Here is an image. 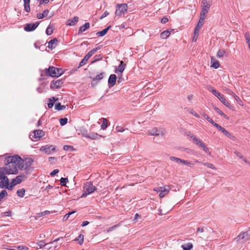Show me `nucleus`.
<instances>
[{"label":"nucleus","instance_id":"nucleus-1","mask_svg":"<svg viewBox=\"0 0 250 250\" xmlns=\"http://www.w3.org/2000/svg\"><path fill=\"white\" fill-rule=\"evenodd\" d=\"M5 167H0V188H8L9 181L6 175L17 174L18 169L23 167V160L17 155L8 156L5 158Z\"/></svg>","mask_w":250,"mask_h":250},{"label":"nucleus","instance_id":"nucleus-2","mask_svg":"<svg viewBox=\"0 0 250 250\" xmlns=\"http://www.w3.org/2000/svg\"><path fill=\"white\" fill-rule=\"evenodd\" d=\"M190 138L192 142L197 146L200 147L206 153L210 154L208 148L201 140L194 135H191Z\"/></svg>","mask_w":250,"mask_h":250},{"label":"nucleus","instance_id":"nucleus-3","mask_svg":"<svg viewBox=\"0 0 250 250\" xmlns=\"http://www.w3.org/2000/svg\"><path fill=\"white\" fill-rule=\"evenodd\" d=\"M96 189V188L93 185L91 182H87L84 184L83 187V193L82 197L86 196L87 195L92 193Z\"/></svg>","mask_w":250,"mask_h":250},{"label":"nucleus","instance_id":"nucleus-4","mask_svg":"<svg viewBox=\"0 0 250 250\" xmlns=\"http://www.w3.org/2000/svg\"><path fill=\"white\" fill-rule=\"evenodd\" d=\"M147 133L151 136L163 137L165 135V129L161 127H154L148 130Z\"/></svg>","mask_w":250,"mask_h":250},{"label":"nucleus","instance_id":"nucleus-5","mask_svg":"<svg viewBox=\"0 0 250 250\" xmlns=\"http://www.w3.org/2000/svg\"><path fill=\"white\" fill-rule=\"evenodd\" d=\"M127 11V5L125 3L118 4L116 6L115 15L117 16H121Z\"/></svg>","mask_w":250,"mask_h":250},{"label":"nucleus","instance_id":"nucleus-6","mask_svg":"<svg viewBox=\"0 0 250 250\" xmlns=\"http://www.w3.org/2000/svg\"><path fill=\"white\" fill-rule=\"evenodd\" d=\"M40 150L44 151L46 154L50 155L56 151V146L53 145H45L41 147Z\"/></svg>","mask_w":250,"mask_h":250},{"label":"nucleus","instance_id":"nucleus-7","mask_svg":"<svg viewBox=\"0 0 250 250\" xmlns=\"http://www.w3.org/2000/svg\"><path fill=\"white\" fill-rule=\"evenodd\" d=\"M40 22L37 21L34 23H27L24 27V30L26 32L34 31L39 26Z\"/></svg>","mask_w":250,"mask_h":250},{"label":"nucleus","instance_id":"nucleus-8","mask_svg":"<svg viewBox=\"0 0 250 250\" xmlns=\"http://www.w3.org/2000/svg\"><path fill=\"white\" fill-rule=\"evenodd\" d=\"M235 240L237 242H240L241 241L244 242L250 240V235L249 232H242L235 238Z\"/></svg>","mask_w":250,"mask_h":250},{"label":"nucleus","instance_id":"nucleus-9","mask_svg":"<svg viewBox=\"0 0 250 250\" xmlns=\"http://www.w3.org/2000/svg\"><path fill=\"white\" fill-rule=\"evenodd\" d=\"M45 135L44 132L42 130H35L33 132V135H30L32 140L35 139V141L40 139Z\"/></svg>","mask_w":250,"mask_h":250},{"label":"nucleus","instance_id":"nucleus-10","mask_svg":"<svg viewBox=\"0 0 250 250\" xmlns=\"http://www.w3.org/2000/svg\"><path fill=\"white\" fill-rule=\"evenodd\" d=\"M154 190L157 192H160L159 196L162 198L168 193L170 188L168 186H165L164 187L158 188Z\"/></svg>","mask_w":250,"mask_h":250},{"label":"nucleus","instance_id":"nucleus-11","mask_svg":"<svg viewBox=\"0 0 250 250\" xmlns=\"http://www.w3.org/2000/svg\"><path fill=\"white\" fill-rule=\"evenodd\" d=\"M214 126H215L219 131L224 133L226 136L229 137L232 140H234V136L231 135L227 130H226L224 127H222L218 124H215Z\"/></svg>","mask_w":250,"mask_h":250},{"label":"nucleus","instance_id":"nucleus-12","mask_svg":"<svg viewBox=\"0 0 250 250\" xmlns=\"http://www.w3.org/2000/svg\"><path fill=\"white\" fill-rule=\"evenodd\" d=\"M46 74L47 75L52 77H57L56 67L54 66L49 67L48 69H46Z\"/></svg>","mask_w":250,"mask_h":250},{"label":"nucleus","instance_id":"nucleus-13","mask_svg":"<svg viewBox=\"0 0 250 250\" xmlns=\"http://www.w3.org/2000/svg\"><path fill=\"white\" fill-rule=\"evenodd\" d=\"M61 239H62L63 238L62 237H61V238H57L55 240H54L53 242H52L51 243H50V244H46L45 243V242L43 241H40L39 242H38L37 243V246L40 248H42V247H43L44 246H46L47 247H48V246L50 244H53L55 242H57L59 240H60Z\"/></svg>","mask_w":250,"mask_h":250},{"label":"nucleus","instance_id":"nucleus-14","mask_svg":"<svg viewBox=\"0 0 250 250\" xmlns=\"http://www.w3.org/2000/svg\"><path fill=\"white\" fill-rule=\"evenodd\" d=\"M116 79L117 77L115 74H112L109 76L108 80L109 87H112L115 84Z\"/></svg>","mask_w":250,"mask_h":250},{"label":"nucleus","instance_id":"nucleus-15","mask_svg":"<svg viewBox=\"0 0 250 250\" xmlns=\"http://www.w3.org/2000/svg\"><path fill=\"white\" fill-rule=\"evenodd\" d=\"M212 0H202L201 3L202 8L209 9L212 4Z\"/></svg>","mask_w":250,"mask_h":250},{"label":"nucleus","instance_id":"nucleus-16","mask_svg":"<svg viewBox=\"0 0 250 250\" xmlns=\"http://www.w3.org/2000/svg\"><path fill=\"white\" fill-rule=\"evenodd\" d=\"M79 21V17H74L72 19H69L67 21L66 24L69 26H74Z\"/></svg>","mask_w":250,"mask_h":250},{"label":"nucleus","instance_id":"nucleus-17","mask_svg":"<svg viewBox=\"0 0 250 250\" xmlns=\"http://www.w3.org/2000/svg\"><path fill=\"white\" fill-rule=\"evenodd\" d=\"M101 48V46H99L93 49L90 50L85 56L84 58H86L87 60L98 50Z\"/></svg>","mask_w":250,"mask_h":250},{"label":"nucleus","instance_id":"nucleus-18","mask_svg":"<svg viewBox=\"0 0 250 250\" xmlns=\"http://www.w3.org/2000/svg\"><path fill=\"white\" fill-rule=\"evenodd\" d=\"M211 66L215 69L219 68L220 63L218 61H217L214 57H211Z\"/></svg>","mask_w":250,"mask_h":250},{"label":"nucleus","instance_id":"nucleus-19","mask_svg":"<svg viewBox=\"0 0 250 250\" xmlns=\"http://www.w3.org/2000/svg\"><path fill=\"white\" fill-rule=\"evenodd\" d=\"M58 40L55 38L48 42V47L51 49L55 48L57 45Z\"/></svg>","mask_w":250,"mask_h":250},{"label":"nucleus","instance_id":"nucleus-20","mask_svg":"<svg viewBox=\"0 0 250 250\" xmlns=\"http://www.w3.org/2000/svg\"><path fill=\"white\" fill-rule=\"evenodd\" d=\"M102 137L101 135L97 134L95 132H90L88 133V136L87 138L90 139L92 140H96Z\"/></svg>","mask_w":250,"mask_h":250},{"label":"nucleus","instance_id":"nucleus-21","mask_svg":"<svg viewBox=\"0 0 250 250\" xmlns=\"http://www.w3.org/2000/svg\"><path fill=\"white\" fill-rule=\"evenodd\" d=\"M218 99L227 107L230 108V104L226 99L223 95H222Z\"/></svg>","mask_w":250,"mask_h":250},{"label":"nucleus","instance_id":"nucleus-22","mask_svg":"<svg viewBox=\"0 0 250 250\" xmlns=\"http://www.w3.org/2000/svg\"><path fill=\"white\" fill-rule=\"evenodd\" d=\"M208 10L209 9H207V8H202V11L200 13V17L199 20L202 21H204V20L206 17V15L208 13Z\"/></svg>","mask_w":250,"mask_h":250},{"label":"nucleus","instance_id":"nucleus-23","mask_svg":"<svg viewBox=\"0 0 250 250\" xmlns=\"http://www.w3.org/2000/svg\"><path fill=\"white\" fill-rule=\"evenodd\" d=\"M90 27L89 22H86L83 25L81 26L79 29V33L83 32L88 29Z\"/></svg>","mask_w":250,"mask_h":250},{"label":"nucleus","instance_id":"nucleus-24","mask_svg":"<svg viewBox=\"0 0 250 250\" xmlns=\"http://www.w3.org/2000/svg\"><path fill=\"white\" fill-rule=\"evenodd\" d=\"M110 27H111V26L109 25L107 28L104 29L102 31L98 32L96 34L99 37H103V36H104L107 33V31L110 28Z\"/></svg>","mask_w":250,"mask_h":250},{"label":"nucleus","instance_id":"nucleus-25","mask_svg":"<svg viewBox=\"0 0 250 250\" xmlns=\"http://www.w3.org/2000/svg\"><path fill=\"white\" fill-rule=\"evenodd\" d=\"M26 176L24 175H20L16 177V178L14 179V181L16 183V184H20L23 180V179L25 178Z\"/></svg>","mask_w":250,"mask_h":250},{"label":"nucleus","instance_id":"nucleus-26","mask_svg":"<svg viewBox=\"0 0 250 250\" xmlns=\"http://www.w3.org/2000/svg\"><path fill=\"white\" fill-rule=\"evenodd\" d=\"M125 64L124 63L123 61L120 62V64L118 66V70H116L115 73H117L118 72H120V73H122L125 68Z\"/></svg>","mask_w":250,"mask_h":250},{"label":"nucleus","instance_id":"nucleus-27","mask_svg":"<svg viewBox=\"0 0 250 250\" xmlns=\"http://www.w3.org/2000/svg\"><path fill=\"white\" fill-rule=\"evenodd\" d=\"M49 13V10H45L43 11L42 13H39L37 14V17L39 19H42L46 17Z\"/></svg>","mask_w":250,"mask_h":250},{"label":"nucleus","instance_id":"nucleus-28","mask_svg":"<svg viewBox=\"0 0 250 250\" xmlns=\"http://www.w3.org/2000/svg\"><path fill=\"white\" fill-rule=\"evenodd\" d=\"M182 247L184 250H190L193 248V245L191 243H187L182 245Z\"/></svg>","mask_w":250,"mask_h":250},{"label":"nucleus","instance_id":"nucleus-29","mask_svg":"<svg viewBox=\"0 0 250 250\" xmlns=\"http://www.w3.org/2000/svg\"><path fill=\"white\" fill-rule=\"evenodd\" d=\"M170 34V31L168 30H166L161 33L160 37L162 39H166L167 38Z\"/></svg>","mask_w":250,"mask_h":250},{"label":"nucleus","instance_id":"nucleus-30","mask_svg":"<svg viewBox=\"0 0 250 250\" xmlns=\"http://www.w3.org/2000/svg\"><path fill=\"white\" fill-rule=\"evenodd\" d=\"M169 159L171 161L175 162L178 164H181L183 160V159L175 157L174 156H171L170 157Z\"/></svg>","mask_w":250,"mask_h":250},{"label":"nucleus","instance_id":"nucleus-31","mask_svg":"<svg viewBox=\"0 0 250 250\" xmlns=\"http://www.w3.org/2000/svg\"><path fill=\"white\" fill-rule=\"evenodd\" d=\"M102 124L101 125V128L102 129H105L107 127V120L104 118H102Z\"/></svg>","mask_w":250,"mask_h":250},{"label":"nucleus","instance_id":"nucleus-32","mask_svg":"<svg viewBox=\"0 0 250 250\" xmlns=\"http://www.w3.org/2000/svg\"><path fill=\"white\" fill-rule=\"evenodd\" d=\"M202 115L203 116V117L207 119L208 120V122H209L210 124H211L212 125H213L214 126V125L216 124V123H215L212 119H211L210 118H209L208 115L205 113H203L202 114Z\"/></svg>","mask_w":250,"mask_h":250},{"label":"nucleus","instance_id":"nucleus-33","mask_svg":"<svg viewBox=\"0 0 250 250\" xmlns=\"http://www.w3.org/2000/svg\"><path fill=\"white\" fill-rule=\"evenodd\" d=\"M104 77V73H101L98 75H97L95 77L93 78V81H97L99 82Z\"/></svg>","mask_w":250,"mask_h":250},{"label":"nucleus","instance_id":"nucleus-34","mask_svg":"<svg viewBox=\"0 0 250 250\" xmlns=\"http://www.w3.org/2000/svg\"><path fill=\"white\" fill-rule=\"evenodd\" d=\"M56 101L55 97H52L49 99V103H48V107L49 108H52L54 104Z\"/></svg>","mask_w":250,"mask_h":250},{"label":"nucleus","instance_id":"nucleus-35","mask_svg":"<svg viewBox=\"0 0 250 250\" xmlns=\"http://www.w3.org/2000/svg\"><path fill=\"white\" fill-rule=\"evenodd\" d=\"M215 111L218 113L219 115H220L221 116L223 117L224 118L226 119H228V117L226 115H225L220 109H219L218 107H215L214 108Z\"/></svg>","mask_w":250,"mask_h":250},{"label":"nucleus","instance_id":"nucleus-36","mask_svg":"<svg viewBox=\"0 0 250 250\" xmlns=\"http://www.w3.org/2000/svg\"><path fill=\"white\" fill-rule=\"evenodd\" d=\"M17 195L20 197H23L25 194V189L24 188H21L17 190Z\"/></svg>","mask_w":250,"mask_h":250},{"label":"nucleus","instance_id":"nucleus-37","mask_svg":"<svg viewBox=\"0 0 250 250\" xmlns=\"http://www.w3.org/2000/svg\"><path fill=\"white\" fill-rule=\"evenodd\" d=\"M84 236L82 234H80L78 237H77L74 240L78 241L80 245H82L83 243Z\"/></svg>","mask_w":250,"mask_h":250},{"label":"nucleus","instance_id":"nucleus-38","mask_svg":"<svg viewBox=\"0 0 250 250\" xmlns=\"http://www.w3.org/2000/svg\"><path fill=\"white\" fill-rule=\"evenodd\" d=\"M55 109L58 110H64L65 109L64 105H62L60 103H58L55 105Z\"/></svg>","mask_w":250,"mask_h":250},{"label":"nucleus","instance_id":"nucleus-39","mask_svg":"<svg viewBox=\"0 0 250 250\" xmlns=\"http://www.w3.org/2000/svg\"><path fill=\"white\" fill-rule=\"evenodd\" d=\"M226 52L225 50L223 49H220L218 51L217 53V57L218 58H222L224 57V55L225 54Z\"/></svg>","mask_w":250,"mask_h":250},{"label":"nucleus","instance_id":"nucleus-40","mask_svg":"<svg viewBox=\"0 0 250 250\" xmlns=\"http://www.w3.org/2000/svg\"><path fill=\"white\" fill-rule=\"evenodd\" d=\"M7 195V192L5 190H2L0 192V201H1L5 196Z\"/></svg>","mask_w":250,"mask_h":250},{"label":"nucleus","instance_id":"nucleus-41","mask_svg":"<svg viewBox=\"0 0 250 250\" xmlns=\"http://www.w3.org/2000/svg\"><path fill=\"white\" fill-rule=\"evenodd\" d=\"M181 164L187 165L188 167H191L192 166L194 165V164L192 163L191 162L188 161V160H185L183 159L182 160V162Z\"/></svg>","mask_w":250,"mask_h":250},{"label":"nucleus","instance_id":"nucleus-42","mask_svg":"<svg viewBox=\"0 0 250 250\" xmlns=\"http://www.w3.org/2000/svg\"><path fill=\"white\" fill-rule=\"evenodd\" d=\"M234 154L239 157V158L242 159L245 163H248L247 160L241 155V154L238 151H234Z\"/></svg>","mask_w":250,"mask_h":250},{"label":"nucleus","instance_id":"nucleus-43","mask_svg":"<svg viewBox=\"0 0 250 250\" xmlns=\"http://www.w3.org/2000/svg\"><path fill=\"white\" fill-rule=\"evenodd\" d=\"M210 91L212 93L213 95H214L218 98H219L222 95L220 92L217 91L214 89H211Z\"/></svg>","mask_w":250,"mask_h":250},{"label":"nucleus","instance_id":"nucleus-44","mask_svg":"<svg viewBox=\"0 0 250 250\" xmlns=\"http://www.w3.org/2000/svg\"><path fill=\"white\" fill-rule=\"evenodd\" d=\"M63 73V69L61 68L56 67L57 77L60 76Z\"/></svg>","mask_w":250,"mask_h":250},{"label":"nucleus","instance_id":"nucleus-45","mask_svg":"<svg viewBox=\"0 0 250 250\" xmlns=\"http://www.w3.org/2000/svg\"><path fill=\"white\" fill-rule=\"evenodd\" d=\"M68 182L67 178H61L60 179L61 185L64 186Z\"/></svg>","mask_w":250,"mask_h":250},{"label":"nucleus","instance_id":"nucleus-46","mask_svg":"<svg viewBox=\"0 0 250 250\" xmlns=\"http://www.w3.org/2000/svg\"><path fill=\"white\" fill-rule=\"evenodd\" d=\"M17 185V184H16L15 181H14V179H13L11 182L10 184H9V186L7 189L11 190L13 188Z\"/></svg>","mask_w":250,"mask_h":250},{"label":"nucleus","instance_id":"nucleus-47","mask_svg":"<svg viewBox=\"0 0 250 250\" xmlns=\"http://www.w3.org/2000/svg\"><path fill=\"white\" fill-rule=\"evenodd\" d=\"M67 121L68 119L66 118H61L60 119V123L61 125L63 126L67 124Z\"/></svg>","mask_w":250,"mask_h":250},{"label":"nucleus","instance_id":"nucleus-48","mask_svg":"<svg viewBox=\"0 0 250 250\" xmlns=\"http://www.w3.org/2000/svg\"><path fill=\"white\" fill-rule=\"evenodd\" d=\"M234 98L235 99V100L236 101V102H237V103L240 105H241V106H243V103L242 102V101L240 99V98L239 97H238L236 95H235L234 96Z\"/></svg>","mask_w":250,"mask_h":250},{"label":"nucleus","instance_id":"nucleus-49","mask_svg":"<svg viewBox=\"0 0 250 250\" xmlns=\"http://www.w3.org/2000/svg\"><path fill=\"white\" fill-rule=\"evenodd\" d=\"M74 213H75V211H71V212H68V213L66 214L63 217V221H66V220L68 219V218L69 217V216L72 215V214H74Z\"/></svg>","mask_w":250,"mask_h":250},{"label":"nucleus","instance_id":"nucleus-50","mask_svg":"<svg viewBox=\"0 0 250 250\" xmlns=\"http://www.w3.org/2000/svg\"><path fill=\"white\" fill-rule=\"evenodd\" d=\"M201 163L209 168H211L213 169H215V167H214V166L211 163Z\"/></svg>","mask_w":250,"mask_h":250},{"label":"nucleus","instance_id":"nucleus-51","mask_svg":"<svg viewBox=\"0 0 250 250\" xmlns=\"http://www.w3.org/2000/svg\"><path fill=\"white\" fill-rule=\"evenodd\" d=\"M87 60L84 57L83 59V60L80 62V63H79V66L78 67V68L80 67H82L83 66V65H84V64H85L87 62Z\"/></svg>","mask_w":250,"mask_h":250},{"label":"nucleus","instance_id":"nucleus-52","mask_svg":"<svg viewBox=\"0 0 250 250\" xmlns=\"http://www.w3.org/2000/svg\"><path fill=\"white\" fill-rule=\"evenodd\" d=\"M53 32V29L50 26H48L46 30V34L47 35H50L52 34Z\"/></svg>","mask_w":250,"mask_h":250},{"label":"nucleus","instance_id":"nucleus-53","mask_svg":"<svg viewBox=\"0 0 250 250\" xmlns=\"http://www.w3.org/2000/svg\"><path fill=\"white\" fill-rule=\"evenodd\" d=\"M206 230H208V229L207 228H198L197 229V233H199V232L202 233V232H205Z\"/></svg>","mask_w":250,"mask_h":250},{"label":"nucleus","instance_id":"nucleus-54","mask_svg":"<svg viewBox=\"0 0 250 250\" xmlns=\"http://www.w3.org/2000/svg\"><path fill=\"white\" fill-rule=\"evenodd\" d=\"M226 93L228 94H229V95L232 96L233 97L235 95L234 93L232 90H231L230 89H229V88H226Z\"/></svg>","mask_w":250,"mask_h":250},{"label":"nucleus","instance_id":"nucleus-55","mask_svg":"<svg viewBox=\"0 0 250 250\" xmlns=\"http://www.w3.org/2000/svg\"><path fill=\"white\" fill-rule=\"evenodd\" d=\"M24 10L26 12H29L30 11V7L29 4H24Z\"/></svg>","mask_w":250,"mask_h":250},{"label":"nucleus","instance_id":"nucleus-56","mask_svg":"<svg viewBox=\"0 0 250 250\" xmlns=\"http://www.w3.org/2000/svg\"><path fill=\"white\" fill-rule=\"evenodd\" d=\"M63 149L66 151L72 150L73 146L68 145H64L63 146Z\"/></svg>","mask_w":250,"mask_h":250},{"label":"nucleus","instance_id":"nucleus-57","mask_svg":"<svg viewBox=\"0 0 250 250\" xmlns=\"http://www.w3.org/2000/svg\"><path fill=\"white\" fill-rule=\"evenodd\" d=\"M88 133H88V132H87V131L86 130L84 129V130H82L81 131V134H82V135L83 137H85V138H87L88 136Z\"/></svg>","mask_w":250,"mask_h":250},{"label":"nucleus","instance_id":"nucleus-58","mask_svg":"<svg viewBox=\"0 0 250 250\" xmlns=\"http://www.w3.org/2000/svg\"><path fill=\"white\" fill-rule=\"evenodd\" d=\"M118 227V225H114L112 227H109L107 229V232H109L110 231H111L114 229H115L117 227Z\"/></svg>","mask_w":250,"mask_h":250},{"label":"nucleus","instance_id":"nucleus-59","mask_svg":"<svg viewBox=\"0 0 250 250\" xmlns=\"http://www.w3.org/2000/svg\"><path fill=\"white\" fill-rule=\"evenodd\" d=\"M115 129H116V131L118 132H122L124 130H125V129H124L123 127H122L121 126H116Z\"/></svg>","mask_w":250,"mask_h":250},{"label":"nucleus","instance_id":"nucleus-60","mask_svg":"<svg viewBox=\"0 0 250 250\" xmlns=\"http://www.w3.org/2000/svg\"><path fill=\"white\" fill-rule=\"evenodd\" d=\"M245 37L248 43H250V35L249 33H246L245 34Z\"/></svg>","mask_w":250,"mask_h":250},{"label":"nucleus","instance_id":"nucleus-61","mask_svg":"<svg viewBox=\"0 0 250 250\" xmlns=\"http://www.w3.org/2000/svg\"><path fill=\"white\" fill-rule=\"evenodd\" d=\"M189 112L193 115V116H195L197 118H200V116L198 114L196 113L193 109H190L189 111Z\"/></svg>","mask_w":250,"mask_h":250},{"label":"nucleus","instance_id":"nucleus-62","mask_svg":"<svg viewBox=\"0 0 250 250\" xmlns=\"http://www.w3.org/2000/svg\"><path fill=\"white\" fill-rule=\"evenodd\" d=\"M50 213V211H48V210H45V211H42L40 213H39V216L40 217V216H44L46 214H48Z\"/></svg>","mask_w":250,"mask_h":250},{"label":"nucleus","instance_id":"nucleus-63","mask_svg":"<svg viewBox=\"0 0 250 250\" xmlns=\"http://www.w3.org/2000/svg\"><path fill=\"white\" fill-rule=\"evenodd\" d=\"M203 24H204V21H202L199 20L196 26L199 27L200 28H201V27L203 25Z\"/></svg>","mask_w":250,"mask_h":250},{"label":"nucleus","instance_id":"nucleus-64","mask_svg":"<svg viewBox=\"0 0 250 250\" xmlns=\"http://www.w3.org/2000/svg\"><path fill=\"white\" fill-rule=\"evenodd\" d=\"M17 249L18 250H28V248L26 246H19Z\"/></svg>","mask_w":250,"mask_h":250}]
</instances>
